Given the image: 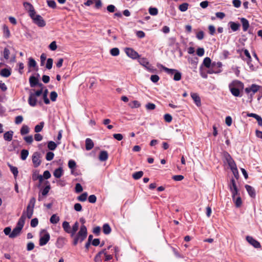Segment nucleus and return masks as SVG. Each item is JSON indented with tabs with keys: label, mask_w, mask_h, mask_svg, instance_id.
Listing matches in <instances>:
<instances>
[{
	"label": "nucleus",
	"mask_w": 262,
	"mask_h": 262,
	"mask_svg": "<svg viewBox=\"0 0 262 262\" xmlns=\"http://www.w3.org/2000/svg\"><path fill=\"white\" fill-rule=\"evenodd\" d=\"M9 55H10V51L7 48H5L4 52H3V56L4 58L8 60L9 58Z\"/></svg>",
	"instance_id": "5fc2aeb1"
},
{
	"label": "nucleus",
	"mask_w": 262,
	"mask_h": 262,
	"mask_svg": "<svg viewBox=\"0 0 262 262\" xmlns=\"http://www.w3.org/2000/svg\"><path fill=\"white\" fill-rule=\"evenodd\" d=\"M38 224V221L37 218H34L31 221L30 225L32 227H36L37 226Z\"/></svg>",
	"instance_id": "0e129e2a"
},
{
	"label": "nucleus",
	"mask_w": 262,
	"mask_h": 262,
	"mask_svg": "<svg viewBox=\"0 0 262 262\" xmlns=\"http://www.w3.org/2000/svg\"><path fill=\"white\" fill-rule=\"evenodd\" d=\"M229 187L230 191L232 190L233 189L237 188L236 185L235 181L233 178H232L231 179L230 183L229 184Z\"/></svg>",
	"instance_id": "ea45409f"
},
{
	"label": "nucleus",
	"mask_w": 262,
	"mask_h": 262,
	"mask_svg": "<svg viewBox=\"0 0 262 262\" xmlns=\"http://www.w3.org/2000/svg\"><path fill=\"white\" fill-rule=\"evenodd\" d=\"M30 17L33 19V22L38 26L43 27L45 26V21L40 15L34 13L33 16L32 15V16Z\"/></svg>",
	"instance_id": "6e6552de"
},
{
	"label": "nucleus",
	"mask_w": 262,
	"mask_h": 262,
	"mask_svg": "<svg viewBox=\"0 0 262 262\" xmlns=\"http://www.w3.org/2000/svg\"><path fill=\"white\" fill-rule=\"evenodd\" d=\"M244 88V84L241 81L234 80L229 84V89L231 93L235 97H241V92Z\"/></svg>",
	"instance_id": "f257e3e1"
},
{
	"label": "nucleus",
	"mask_w": 262,
	"mask_h": 262,
	"mask_svg": "<svg viewBox=\"0 0 262 262\" xmlns=\"http://www.w3.org/2000/svg\"><path fill=\"white\" fill-rule=\"evenodd\" d=\"M57 97V94L56 92L53 91L50 94V99L52 101H55Z\"/></svg>",
	"instance_id": "13d9d810"
},
{
	"label": "nucleus",
	"mask_w": 262,
	"mask_h": 262,
	"mask_svg": "<svg viewBox=\"0 0 262 262\" xmlns=\"http://www.w3.org/2000/svg\"><path fill=\"white\" fill-rule=\"evenodd\" d=\"M143 175V172L142 171H139L136 172L133 174V178L135 180H138L140 179Z\"/></svg>",
	"instance_id": "e433bc0d"
},
{
	"label": "nucleus",
	"mask_w": 262,
	"mask_h": 262,
	"mask_svg": "<svg viewBox=\"0 0 262 262\" xmlns=\"http://www.w3.org/2000/svg\"><path fill=\"white\" fill-rule=\"evenodd\" d=\"M247 116L248 117L254 118V119L257 120L258 125L262 126V118L260 116L254 113H249L247 114Z\"/></svg>",
	"instance_id": "f3484780"
},
{
	"label": "nucleus",
	"mask_w": 262,
	"mask_h": 262,
	"mask_svg": "<svg viewBox=\"0 0 262 262\" xmlns=\"http://www.w3.org/2000/svg\"><path fill=\"white\" fill-rule=\"evenodd\" d=\"M260 88V86L253 84L250 86L246 88L245 91L247 94H250L252 96L255 93L257 92Z\"/></svg>",
	"instance_id": "9d476101"
},
{
	"label": "nucleus",
	"mask_w": 262,
	"mask_h": 262,
	"mask_svg": "<svg viewBox=\"0 0 262 262\" xmlns=\"http://www.w3.org/2000/svg\"><path fill=\"white\" fill-rule=\"evenodd\" d=\"M225 157L228 165L235 162L229 154H227Z\"/></svg>",
	"instance_id": "864d4df0"
},
{
	"label": "nucleus",
	"mask_w": 262,
	"mask_h": 262,
	"mask_svg": "<svg viewBox=\"0 0 262 262\" xmlns=\"http://www.w3.org/2000/svg\"><path fill=\"white\" fill-rule=\"evenodd\" d=\"M30 132V129L28 126L27 125L24 124L20 130V134L21 135H24L28 134Z\"/></svg>",
	"instance_id": "2f4dec72"
},
{
	"label": "nucleus",
	"mask_w": 262,
	"mask_h": 262,
	"mask_svg": "<svg viewBox=\"0 0 262 262\" xmlns=\"http://www.w3.org/2000/svg\"><path fill=\"white\" fill-rule=\"evenodd\" d=\"M42 93V90H39L35 91L33 93L32 92H30L29 97L28 98V103L31 106H35L37 104V98L40 96Z\"/></svg>",
	"instance_id": "7ed1b4c3"
},
{
	"label": "nucleus",
	"mask_w": 262,
	"mask_h": 262,
	"mask_svg": "<svg viewBox=\"0 0 262 262\" xmlns=\"http://www.w3.org/2000/svg\"><path fill=\"white\" fill-rule=\"evenodd\" d=\"M75 236L80 239V243L84 241L87 236V229L86 226L85 225H81L79 231Z\"/></svg>",
	"instance_id": "0eeeda50"
},
{
	"label": "nucleus",
	"mask_w": 262,
	"mask_h": 262,
	"mask_svg": "<svg viewBox=\"0 0 262 262\" xmlns=\"http://www.w3.org/2000/svg\"><path fill=\"white\" fill-rule=\"evenodd\" d=\"M24 140L29 144H32L33 141V138L32 135L24 137Z\"/></svg>",
	"instance_id": "de8ad7c7"
},
{
	"label": "nucleus",
	"mask_w": 262,
	"mask_h": 262,
	"mask_svg": "<svg viewBox=\"0 0 262 262\" xmlns=\"http://www.w3.org/2000/svg\"><path fill=\"white\" fill-rule=\"evenodd\" d=\"M190 95L195 104L198 106H200L201 105V101L199 96L196 93H191Z\"/></svg>",
	"instance_id": "2eb2a0df"
},
{
	"label": "nucleus",
	"mask_w": 262,
	"mask_h": 262,
	"mask_svg": "<svg viewBox=\"0 0 262 262\" xmlns=\"http://www.w3.org/2000/svg\"><path fill=\"white\" fill-rule=\"evenodd\" d=\"M148 11L149 13L151 15H156L158 13V10L156 8L150 7Z\"/></svg>",
	"instance_id": "49530a36"
},
{
	"label": "nucleus",
	"mask_w": 262,
	"mask_h": 262,
	"mask_svg": "<svg viewBox=\"0 0 262 262\" xmlns=\"http://www.w3.org/2000/svg\"><path fill=\"white\" fill-rule=\"evenodd\" d=\"M110 53L112 56H117L119 55L120 51L118 48H114L110 50Z\"/></svg>",
	"instance_id": "37998d69"
},
{
	"label": "nucleus",
	"mask_w": 262,
	"mask_h": 262,
	"mask_svg": "<svg viewBox=\"0 0 262 262\" xmlns=\"http://www.w3.org/2000/svg\"><path fill=\"white\" fill-rule=\"evenodd\" d=\"M204 65L207 68H209L211 66V61L210 58L206 57L203 60Z\"/></svg>",
	"instance_id": "4c0bfd02"
},
{
	"label": "nucleus",
	"mask_w": 262,
	"mask_h": 262,
	"mask_svg": "<svg viewBox=\"0 0 262 262\" xmlns=\"http://www.w3.org/2000/svg\"><path fill=\"white\" fill-rule=\"evenodd\" d=\"M33 210H34V208H29L27 207L26 212L23 213V214H24L26 217L27 216L28 219H31L33 215Z\"/></svg>",
	"instance_id": "c85d7f7f"
},
{
	"label": "nucleus",
	"mask_w": 262,
	"mask_h": 262,
	"mask_svg": "<svg viewBox=\"0 0 262 262\" xmlns=\"http://www.w3.org/2000/svg\"><path fill=\"white\" fill-rule=\"evenodd\" d=\"M60 220L59 217L56 214H53L50 219V222L53 224H56Z\"/></svg>",
	"instance_id": "bb28decb"
},
{
	"label": "nucleus",
	"mask_w": 262,
	"mask_h": 262,
	"mask_svg": "<svg viewBox=\"0 0 262 262\" xmlns=\"http://www.w3.org/2000/svg\"><path fill=\"white\" fill-rule=\"evenodd\" d=\"M111 231V228L108 224H105L103 226V232L105 234H109Z\"/></svg>",
	"instance_id": "58836bf2"
},
{
	"label": "nucleus",
	"mask_w": 262,
	"mask_h": 262,
	"mask_svg": "<svg viewBox=\"0 0 262 262\" xmlns=\"http://www.w3.org/2000/svg\"><path fill=\"white\" fill-rule=\"evenodd\" d=\"M13 135V132L12 130L8 131L4 134V139L7 141L12 140Z\"/></svg>",
	"instance_id": "412c9836"
},
{
	"label": "nucleus",
	"mask_w": 262,
	"mask_h": 262,
	"mask_svg": "<svg viewBox=\"0 0 262 262\" xmlns=\"http://www.w3.org/2000/svg\"><path fill=\"white\" fill-rule=\"evenodd\" d=\"M53 60L52 58H48L46 63V67L50 70L52 68Z\"/></svg>",
	"instance_id": "09e8293b"
},
{
	"label": "nucleus",
	"mask_w": 262,
	"mask_h": 262,
	"mask_svg": "<svg viewBox=\"0 0 262 262\" xmlns=\"http://www.w3.org/2000/svg\"><path fill=\"white\" fill-rule=\"evenodd\" d=\"M232 200L236 207L238 208L241 206L242 204V201L241 198L239 196L234 197V199H232Z\"/></svg>",
	"instance_id": "cd10ccee"
},
{
	"label": "nucleus",
	"mask_w": 262,
	"mask_h": 262,
	"mask_svg": "<svg viewBox=\"0 0 262 262\" xmlns=\"http://www.w3.org/2000/svg\"><path fill=\"white\" fill-rule=\"evenodd\" d=\"M25 220L26 217L24 214H23L18 220L16 227L13 229L10 235L11 238H14L20 234L21 231L24 226Z\"/></svg>",
	"instance_id": "f03ea898"
},
{
	"label": "nucleus",
	"mask_w": 262,
	"mask_h": 262,
	"mask_svg": "<svg viewBox=\"0 0 262 262\" xmlns=\"http://www.w3.org/2000/svg\"><path fill=\"white\" fill-rule=\"evenodd\" d=\"M138 61L140 64L144 67L148 72L153 73L156 72L157 69L149 63L147 59L146 58H140L139 59Z\"/></svg>",
	"instance_id": "39448f33"
},
{
	"label": "nucleus",
	"mask_w": 262,
	"mask_h": 262,
	"mask_svg": "<svg viewBox=\"0 0 262 262\" xmlns=\"http://www.w3.org/2000/svg\"><path fill=\"white\" fill-rule=\"evenodd\" d=\"M246 238L247 241L255 248H260L261 247L260 243L255 239L253 237L247 236Z\"/></svg>",
	"instance_id": "f8f14e48"
},
{
	"label": "nucleus",
	"mask_w": 262,
	"mask_h": 262,
	"mask_svg": "<svg viewBox=\"0 0 262 262\" xmlns=\"http://www.w3.org/2000/svg\"><path fill=\"white\" fill-rule=\"evenodd\" d=\"M188 4L187 3H183L179 7V10L182 12H185L188 9Z\"/></svg>",
	"instance_id": "a18cd8bd"
},
{
	"label": "nucleus",
	"mask_w": 262,
	"mask_h": 262,
	"mask_svg": "<svg viewBox=\"0 0 262 262\" xmlns=\"http://www.w3.org/2000/svg\"><path fill=\"white\" fill-rule=\"evenodd\" d=\"M209 69L207 71V73L211 74H219L222 72L221 69H217L215 67H213V63L211 64V66Z\"/></svg>",
	"instance_id": "dca6fc26"
},
{
	"label": "nucleus",
	"mask_w": 262,
	"mask_h": 262,
	"mask_svg": "<svg viewBox=\"0 0 262 262\" xmlns=\"http://www.w3.org/2000/svg\"><path fill=\"white\" fill-rule=\"evenodd\" d=\"M245 187L249 194L251 197H254L255 195L254 189L252 186L248 185H246Z\"/></svg>",
	"instance_id": "a878e982"
},
{
	"label": "nucleus",
	"mask_w": 262,
	"mask_h": 262,
	"mask_svg": "<svg viewBox=\"0 0 262 262\" xmlns=\"http://www.w3.org/2000/svg\"><path fill=\"white\" fill-rule=\"evenodd\" d=\"M4 232L5 235H9V237L10 238V235L11 233V228L10 227H6L4 230Z\"/></svg>",
	"instance_id": "69168bd1"
},
{
	"label": "nucleus",
	"mask_w": 262,
	"mask_h": 262,
	"mask_svg": "<svg viewBox=\"0 0 262 262\" xmlns=\"http://www.w3.org/2000/svg\"><path fill=\"white\" fill-rule=\"evenodd\" d=\"M50 238V234L46 230H42L40 232L39 245L43 246L46 245Z\"/></svg>",
	"instance_id": "423d86ee"
},
{
	"label": "nucleus",
	"mask_w": 262,
	"mask_h": 262,
	"mask_svg": "<svg viewBox=\"0 0 262 262\" xmlns=\"http://www.w3.org/2000/svg\"><path fill=\"white\" fill-rule=\"evenodd\" d=\"M240 20H241V23L242 24L243 31L244 32L247 31L249 27V21L246 18H244V17L240 18Z\"/></svg>",
	"instance_id": "4468645a"
},
{
	"label": "nucleus",
	"mask_w": 262,
	"mask_h": 262,
	"mask_svg": "<svg viewBox=\"0 0 262 262\" xmlns=\"http://www.w3.org/2000/svg\"><path fill=\"white\" fill-rule=\"evenodd\" d=\"M29 82L31 87H34L38 84V80L34 76H31L29 78Z\"/></svg>",
	"instance_id": "c756f323"
},
{
	"label": "nucleus",
	"mask_w": 262,
	"mask_h": 262,
	"mask_svg": "<svg viewBox=\"0 0 262 262\" xmlns=\"http://www.w3.org/2000/svg\"><path fill=\"white\" fill-rule=\"evenodd\" d=\"M11 74V69L5 68L1 70L0 75L4 77H8Z\"/></svg>",
	"instance_id": "6ab92c4d"
},
{
	"label": "nucleus",
	"mask_w": 262,
	"mask_h": 262,
	"mask_svg": "<svg viewBox=\"0 0 262 262\" xmlns=\"http://www.w3.org/2000/svg\"><path fill=\"white\" fill-rule=\"evenodd\" d=\"M28 66L29 67L34 68L36 66V62L35 60L32 58H29Z\"/></svg>",
	"instance_id": "8fccbe9b"
},
{
	"label": "nucleus",
	"mask_w": 262,
	"mask_h": 262,
	"mask_svg": "<svg viewBox=\"0 0 262 262\" xmlns=\"http://www.w3.org/2000/svg\"><path fill=\"white\" fill-rule=\"evenodd\" d=\"M48 6L52 8V9H55L57 7L56 3V2L53 0H48L47 1Z\"/></svg>",
	"instance_id": "79ce46f5"
},
{
	"label": "nucleus",
	"mask_w": 262,
	"mask_h": 262,
	"mask_svg": "<svg viewBox=\"0 0 262 262\" xmlns=\"http://www.w3.org/2000/svg\"><path fill=\"white\" fill-rule=\"evenodd\" d=\"M76 162L74 160H70L69 161L68 166L70 169L74 168L76 167Z\"/></svg>",
	"instance_id": "680f3d73"
},
{
	"label": "nucleus",
	"mask_w": 262,
	"mask_h": 262,
	"mask_svg": "<svg viewBox=\"0 0 262 262\" xmlns=\"http://www.w3.org/2000/svg\"><path fill=\"white\" fill-rule=\"evenodd\" d=\"M23 117L22 116H17L15 117V123L16 124H20L23 121Z\"/></svg>",
	"instance_id": "bf43d9fd"
},
{
	"label": "nucleus",
	"mask_w": 262,
	"mask_h": 262,
	"mask_svg": "<svg viewBox=\"0 0 262 262\" xmlns=\"http://www.w3.org/2000/svg\"><path fill=\"white\" fill-rule=\"evenodd\" d=\"M100 252H102L101 254H103L105 255V261L110 260L113 258L112 255L107 254L105 250H102V251H100Z\"/></svg>",
	"instance_id": "4d7b16f0"
},
{
	"label": "nucleus",
	"mask_w": 262,
	"mask_h": 262,
	"mask_svg": "<svg viewBox=\"0 0 262 262\" xmlns=\"http://www.w3.org/2000/svg\"><path fill=\"white\" fill-rule=\"evenodd\" d=\"M161 67L163 70L167 73L168 74L172 75H173V80L175 81H179L181 79L182 74L176 69H169L163 66H161Z\"/></svg>",
	"instance_id": "20e7f679"
},
{
	"label": "nucleus",
	"mask_w": 262,
	"mask_h": 262,
	"mask_svg": "<svg viewBox=\"0 0 262 262\" xmlns=\"http://www.w3.org/2000/svg\"><path fill=\"white\" fill-rule=\"evenodd\" d=\"M44 124L45 123L43 122H40L38 124L36 125L35 126L34 132L36 133H38L40 132L42 130V128L44 126Z\"/></svg>",
	"instance_id": "473e14b6"
},
{
	"label": "nucleus",
	"mask_w": 262,
	"mask_h": 262,
	"mask_svg": "<svg viewBox=\"0 0 262 262\" xmlns=\"http://www.w3.org/2000/svg\"><path fill=\"white\" fill-rule=\"evenodd\" d=\"M40 158V154L38 152H35L33 154L32 157V162L35 167H37L40 165L41 163Z\"/></svg>",
	"instance_id": "9b49d317"
},
{
	"label": "nucleus",
	"mask_w": 262,
	"mask_h": 262,
	"mask_svg": "<svg viewBox=\"0 0 262 262\" xmlns=\"http://www.w3.org/2000/svg\"><path fill=\"white\" fill-rule=\"evenodd\" d=\"M87 197L88 193L86 192H84L77 198V200L79 201L84 202L86 200Z\"/></svg>",
	"instance_id": "a19ab883"
},
{
	"label": "nucleus",
	"mask_w": 262,
	"mask_h": 262,
	"mask_svg": "<svg viewBox=\"0 0 262 262\" xmlns=\"http://www.w3.org/2000/svg\"><path fill=\"white\" fill-rule=\"evenodd\" d=\"M35 202H36V200H35V198L33 197L30 200V201L29 202V204L27 206L29 208H34V206H35Z\"/></svg>",
	"instance_id": "3c124183"
},
{
	"label": "nucleus",
	"mask_w": 262,
	"mask_h": 262,
	"mask_svg": "<svg viewBox=\"0 0 262 262\" xmlns=\"http://www.w3.org/2000/svg\"><path fill=\"white\" fill-rule=\"evenodd\" d=\"M229 25L231 30L234 32L237 31L240 27L239 24L233 21L229 22Z\"/></svg>",
	"instance_id": "5701e85b"
},
{
	"label": "nucleus",
	"mask_w": 262,
	"mask_h": 262,
	"mask_svg": "<svg viewBox=\"0 0 262 262\" xmlns=\"http://www.w3.org/2000/svg\"><path fill=\"white\" fill-rule=\"evenodd\" d=\"M164 120L167 122H170L172 121V116L169 114H166L164 116Z\"/></svg>",
	"instance_id": "338daca9"
},
{
	"label": "nucleus",
	"mask_w": 262,
	"mask_h": 262,
	"mask_svg": "<svg viewBox=\"0 0 262 262\" xmlns=\"http://www.w3.org/2000/svg\"><path fill=\"white\" fill-rule=\"evenodd\" d=\"M62 228L64 230V231L70 234L71 231V227L70 226L69 223L67 221H64L62 223Z\"/></svg>",
	"instance_id": "393cba45"
},
{
	"label": "nucleus",
	"mask_w": 262,
	"mask_h": 262,
	"mask_svg": "<svg viewBox=\"0 0 262 262\" xmlns=\"http://www.w3.org/2000/svg\"><path fill=\"white\" fill-rule=\"evenodd\" d=\"M96 200L97 198L94 194L90 195L88 198V201L91 203H95L96 202Z\"/></svg>",
	"instance_id": "e2e57ef3"
},
{
	"label": "nucleus",
	"mask_w": 262,
	"mask_h": 262,
	"mask_svg": "<svg viewBox=\"0 0 262 262\" xmlns=\"http://www.w3.org/2000/svg\"><path fill=\"white\" fill-rule=\"evenodd\" d=\"M63 174V170L62 168L60 167L57 169H56L54 172L53 175L56 178H60Z\"/></svg>",
	"instance_id": "a211bd4d"
},
{
	"label": "nucleus",
	"mask_w": 262,
	"mask_h": 262,
	"mask_svg": "<svg viewBox=\"0 0 262 262\" xmlns=\"http://www.w3.org/2000/svg\"><path fill=\"white\" fill-rule=\"evenodd\" d=\"M129 106L132 108H138L141 106L140 102L137 100H134L129 103Z\"/></svg>",
	"instance_id": "f704fd0d"
},
{
	"label": "nucleus",
	"mask_w": 262,
	"mask_h": 262,
	"mask_svg": "<svg viewBox=\"0 0 262 262\" xmlns=\"http://www.w3.org/2000/svg\"><path fill=\"white\" fill-rule=\"evenodd\" d=\"M94 147V143L90 138H86L85 140V149L87 150L92 149Z\"/></svg>",
	"instance_id": "aec40b11"
},
{
	"label": "nucleus",
	"mask_w": 262,
	"mask_h": 262,
	"mask_svg": "<svg viewBox=\"0 0 262 262\" xmlns=\"http://www.w3.org/2000/svg\"><path fill=\"white\" fill-rule=\"evenodd\" d=\"M43 136L38 133H37L34 135V139L36 141H40L42 140Z\"/></svg>",
	"instance_id": "774afa93"
},
{
	"label": "nucleus",
	"mask_w": 262,
	"mask_h": 262,
	"mask_svg": "<svg viewBox=\"0 0 262 262\" xmlns=\"http://www.w3.org/2000/svg\"><path fill=\"white\" fill-rule=\"evenodd\" d=\"M108 159V154L106 151H101L99 156V159L101 161H105Z\"/></svg>",
	"instance_id": "4be33fe9"
},
{
	"label": "nucleus",
	"mask_w": 262,
	"mask_h": 262,
	"mask_svg": "<svg viewBox=\"0 0 262 262\" xmlns=\"http://www.w3.org/2000/svg\"><path fill=\"white\" fill-rule=\"evenodd\" d=\"M78 228L79 223L77 222H76L72 226V229L71 228V232H70V234L72 236H73L75 234L76 231L78 230Z\"/></svg>",
	"instance_id": "7c9ffc66"
},
{
	"label": "nucleus",
	"mask_w": 262,
	"mask_h": 262,
	"mask_svg": "<svg viewBox=\"0 0 262 262\" xmlns=\"http://www.w3.org/2000/svg\"><path fill=\"white\" fill-rule=\"evenodd\" d=\"M150 79L152 82L156 83L159 80L160 78L157 75H152Z\"/></svg>",
	"instance_id": "052dcab7"
},
{
	"label": "nucleus",
	"mask_w": 262,
	"mask_h": 262,
	"mask_svg": "<svg viewBox=\"0 0 262 262\" xmlns=\"http://www.w3.org/2000/svg\"><path fill=\"white\" fill-rule=\"evenodd\" d=\"M124 52L127 56L133 59H137L140 57L139 54L132 48H126L124 49Z\"/></svg>",
	"instance_id": "1a4fd4ad"
},
{
	"label": "nucleus",
	"mask_w": 262,
	"mask_h": 262,
	"mask_svg": "<svg viewBox=\"0 0 262 262\" xmlns=\"http://www.w3.org/2000/svg\"><path fill=\"white\" fill-rule=\"evenodd\" d=\"M54 157V154L53 152L51 151H49L47 153L46 156V159L47 161H51L52 160Z\"/></svg>",
	"instance_id": "603ef678"
},
{
	"label": "nucleus",
	"mask_w": 262,
	"mask_h": 262,
	"mask_svg": "<svg viewBox=\"0 0 262 262\" xmlns=\"http://www.w3.org/2000/svg\"><path fill=\"white\" fill-rule=\"evenodd\" d=\"M23 5L26 10L29 12L30 16H32V15L33 16L34 14L36 13L34 7L31 3L24 2Z\"/></svg>",
	"instance_id": "ddd939ff"
},
{
	"label": "nucleus",
	"mask_w": 262,
	"mask_h": 262,
	"mask_svg": "<svg viewBox=\"0 0 262 262\" xmlns=\"http://www.w3.org/2000/svg\"><path fill=\"white\" fill-rule=\"evenodd\" d=\"M29 155L28 150L26 149H23L20 152V158L22 160H25L28 157Z\"/></svg>",
	"instance_id": "c9c22d12"
},
{
	"label": "nucleus",
	"mask_w": 262,
	"mask_h": 262,
	"mask_svg": "<svg viewBox=\"0 0 262 262\" xmlns=\"http://www.w3.org/2000/svg\"><path fill=\"white\" fill-rule=\"evenodd\" d=\"M57 146V144L54 142L50 141L48 142V148L51 150H55Z\"/></svg>",
	"instance_id": "72a5a7b5"
},
{
	"label": "nucleus",
	"mask_w": 262,
	"mask_h": 262,
	"mask_svg": "<svg viewBox=\"0 0 262 262\" xmlns=\"http://www.w3.org/2000/svg\"><path fill=\"white\" fill-rule=\"evenodd\" d=\"M75 192L76 193H80L82 191L83 188L82 186L80 183H77L75 186Z\"/></svg>",
	"instance_id": "6e6d98bb"
},
{
	"label": "nucleus",
	"mask_w": 262,
	"mask_h": 262,
	"mask_svg": "<svg viewBox=\"0 0 262 262\" xmlns=\"http://www.w3.org/2000/svg\"><path fill=\"white\" fill-rule=\"evenodd\" d=\"M243 53L246 56L244 60H246L247 64L250 66V62L251 61V57L249 51L247 49H245L243 50Z\"/></svg>",
	"instance_id": "b1692460"
},
{
	"label": "nucleus",
	"mask_w": 262,
	"mask_h": 262,
	"mask_svg": "<svg viewBox=\"0 0 262 262\" xmlns=\"http://www.w3.org/2000/svg\"><path fill=\"white\" fill-rule=\"evenodd\" d=\"M9 167H10L11 171L12 172V173L14 175V178H16V177L17 176L18 173L17 168L16 167H14V166H13L11 165H10Z\"/></svg>",
	"instance_id": "c03bdc74"
}]
</instances>
